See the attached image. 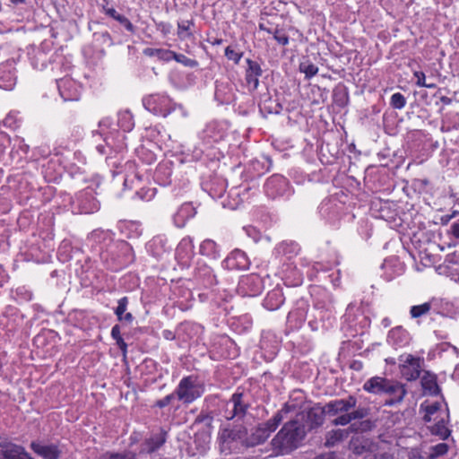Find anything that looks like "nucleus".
Wrapping results in <instances>:
<instances>
[{"label": "nucleus", "instance_id": "46", "mask_svg": "<svg viewBox=\"0 0 459 459\" xmlns=\"http://www.w3.org/2000/svg\"><path fill=\"white\" fill-rule=\"evenodd\" d=\"M128 305V298L123 297L118 299L117 307L115 309V315L117 316L119 321H125L131 323L134 320V316L131 313H126Z\"/></svg>", "mask_w": 459, "mask_h": 459}, {"label": "nucleus", "instance_id": "20", "mask_svg": "<svg viewBox=\"0 0 459 459\" xmlns=\"http://www.w3.org/2000/svg\"><path fill=\"white\" fill-rule=\"evenodd\" d=\"M59 94L64 101H76L81 98L82 87L72 78L56 80Z\"/></svg>", "mask_w": 459, "mask_h": 459}, {"label": "nucleus", "instance_id": "40", "mask_svg": "<svg viewBox=\"0 0 459 459\" xmlns=\"http://www.w3.org/2000/svg\"><path fill=\"white\" fill-rule=\"evenodd\" d=\"M350 435L349 429H335L326 432L325 437V446L333 447L346 439Z\"/></svg>", "mask_w": 459, "mask_h": 459}, {"label": "nucleus", "instance_id": "42", "mask_svg": "<svg viewBox=\"0 0 459 459\" xmlns=\"http://www.w3.org/2000/svg\"><path fill=\"white\" fill-rule=\"evenodd\" d=\"M449 421V411L446 409V419L444 417H440L437 420V422L431 427L430 431L433 435L438 436L441 439H446L450 434L451 430L446 427V424Z\"/></svg>", "mask_w": 459, "mask_h": 459}, {"label": "nucleus", "instance_id": "15", "mask_svg": "<svg viewBox=\"0 0 459 459\" xmlns=\"http://www.w3.org/2000/svg\"><path fill=\"white\" fill-rule=\"evenodd\" d=\"M344 210V203L334 196L324 199L318 207L321 218L331 224H334L342 218Z\"/></svg>", "mask_w": 459, "mask_h": 459}, {"label": "nucleus", "instance_id": "25", "mask_svg": "<svg viewBox=\"0 0 459 459\" xmlns=\"http://www.w3.org/2000/svg\"><path fill=\"white\" fill-rule=\"evenodd\" d=\"M0 459H32L24 447L12 442L0 443Z\"/></svg>", "mask_w": 459, "mask_h": 459}, {"label": "nucleus", "instance_id": "54", "mask_svg": "<svg viewBox=\"0 0 459 459\" xmlns=\"http://www.w3.org/2000/svg\"><path fill=\"white\" fill-rule=\"evenodd\" d=\"M137 157L146 164H152L156 160V155L152 151L141 146L135 150Z\"/></svg>", "mask_w": 459, "mask_h": 459}, {"label": "nucleus", "instance_id": "45", "mask_svg": "<svg viewBox=\"0 0 459 459\" xmlns=\"http://www.w3.org/2000/svg\"><path fill=\"white\" fill-rule=\"evenodd\" d=\"M275 253L277 255H285L287 258H291L292 256L298 255L299 251V247L295 242H281L275 247Z\"/></svg>", "mask_w": 459, "mask_h": 459}, {"label": "nucleus", "instance_id": "56", "mask_svg": "<svg viewBox=\"0 0 459 459\" xmlns=\"http://www.w3.org/2000/svg\"><path fill=\"white\" fill-rule=\"evenodd\" d=\"M242 51H238L235 49L232 46H228L224 50L225 56L232 61L235 65H238L242 56H243Z\"/></svg>", "mask_w": 459, "mask_h": 459}, {"label": "nucleus", "instance_id": "17", "mask_svg": "<svg viewBox=\"0 0 459 459\" xmlns=\"http://www.w3.org/2000/svg\"><path fill=\"white\" fill-rule=\"evenodd\" d=\"M264 289L263 280L257 274L243 275L238 284V291L244 297H255Z\"/></svg>", "mask_w": 459, "mask_h": 459}, {"label": "nucleus", "instance_id": "29", "mask_svg": "<svg viewBox=\"0 0 459 459\" xmlns=\"http://www.w3.org/2000/svg\"><path fill=\"white\" fill-rule=\"evenodd\" d=\"M30 448L43 459H59L61 450L55 444H44L39 441L30 443Z\"/></svg>", "mask_w": 459, "mask_h": 459}, {"label": "nucleus", "instance_id": "22", "mask_svg": "<svg viewBox=\"0 0 459 459\" xmlns=\"http://www.w3.org/2000/svg\"><path fill=\"white\" fill-rule=\"evenodd\" d=\"M249 265L250 261L247 254L240 249L231 251L222 261V266L228 270H246Z\"/></svg>", "mask_w": 459, "mask_h": 459}, {"label": "nucleus", "instance_id": "63", "mask_svg": "<svg viewBox=\"0 0 459 459\" xmlns=\"http://www.w3.org/2000/svg\"><path fill=\"white\" fill-rule=\"evenodd\" d=\"M273 39L282 46H286L289 44V37L286 33H284L281 30L274 29L273 33Z\"/></svg>", "mask_w": 459, "mask_h": 459}, {"label": "nucleus", "instance_id": "34", "mask_svg": "<svg viewBox=\"0 0 459 459\" xmlns=\"http://www.w3.org/2000/svg\"><path fill=\"white\" fill-rule=\"evenodd\" d=\"M195 208L191 203L183 204L173 215L174 224L178 228H183L186 221L195 217Z\"/></svg>", "mask_w": 459, "mask_h": 459}, {"label": "nucleus", "instance_id": "11", "mask_svg": "<svg viewBox=\"0 0 459 459\" xmlns=\"http://www.w3.org/2000/svg\"><path fill=\"white\" fill-rule=\"evenodd\" d=\"M23 322V315L13 306H6L0 315V333L8 338L13 336L21 328Z\"/></svg>", "mask_w": 459, "mask_h": 459}, {"label": "nucleus", "instance_id": "41", "mask_svg": "<svg viewBox=\"0 0 459 459\" xmlns=\"http://www.w3.org/2000/svg\"><path fill=\"white\" fill-rule=\"evenodd\" d=\"M260 348L268 352V359H272L279 350V343L273 334L266 333L262 335Z\"/></svg>", "mask_w": 459, "mask_h": 459}, {"label": "nucleus", "instance_id": "6", "mask_svg": "<svg viewBox=\"0 0 459 459\" xmlns=\"http://www.w3.org/2000/svg\"><path fill=\"white\" fill-rule=\"evenodd\" d=\"M342 319V328L351 336L363 334L371 323L369 316L365 313V308L353 303L348 305Z\"/></svg>", "mask_w": 459, "mask_h": 459}, {"label": "nucleus", "instance_id": "35", "mask_svg": "<svg viewBox=\"0 0 459 459\" xmlns=\"http://www.w3.org/2000/svg\"><path fill=\"white\" fill-rule=\"evenodd\" d=\"M285 298L281 288H274L270 290L263 301V306L269 311L279 309L284 303Z\"/></svg>", "mask_w": 459, "mask_h": 459}, {"label": "nucleus", "instance_id": "23", "mask_svg": "<svg viewBox=\"0 0 459 459\" xmlns=\"http://www.w3.org/2000/svg\"><path fill=\"white\" fill-rule=\"evenodd\" d=\"M62 56L54 53L45 51L43 48H39L34 51V54L30 56V62L32 66L37 70H44L48 66V62L50 63H61Z\"/></svg>", "mask_w": 459, "mask_h": 459}, {"label": "nucleus", "instance_id": "55", "mask_svg": "<svg viewBox=\"0 0 459 459\" xmlns=\"http://www.w3.org/2000/svg\"><path fill=\"white\" fill-rule=\"evenodd\" d=\"M171 60H175L186 67L194 68L198 65V62L195 59L189 58L183 54H178L174 51L172 52Z\"/></svg>", "mask_w": 459, "mask_h": 459}, {"label": "nucleus", "instance_id": "8", "mask_svg": "<svg viewBox=\"0 0 459 459\" xmlns=\"http://www.w3.org/2000/svg\"><path fill=\"white\" fill-rule=\"evenodd\" d=\"M174 391L177 399L188 405L203 396L205 386L197 376L189 375L180 379Z\"/></svg>", "mask_w": 459, "mask_h": 459}, {"label": "nucleus", "instance_id": "39", "mask_svg": "<svg viewBox=\"0 0 459 459\" xmlns=\"http://www.w3.org/2000/svg\"><path fill=\"white\" fill-rule=\"evenodd\" d=\"M314 309L319 316H326L327 320L333 316V302L331 296L327 292L323 293V299H316L314 301Z\"/></svg>", "mask_w": 459, "mask_h": 459}, {"label": "nucleus", "instance_id": "53", "mask_svg": "<svg viewBox=\"0 0 459 459\" xmlns=\"http://www.w3.org/2000/svg\"><path fill=\"white\" fill-rule=\"evenodd\" d=\"M194 26L193 21H182L178 23V35L181 39L192 37L193 33L190 31L191 27Z\"/></svg>", "mask_w": 459, "mask_h": 459}, {"label": "nucleus", "instance_id": "64", "mask_svg": "<svg viewBox=\"0 0 459 459\" xmlns=\"http://www.w3.org/2000/svg\"><path fill=\"white\" fill-rule=\"evenodd\" d=\"M115 21L118 22L130 33L135 32V26L126 16L120 14Z\"/></svg>", "mask_w": 459, "mask_h": 459}, {"label": "nucleus", "instance_id": "57", "mask_svg": "<svg viewBox=\"0 0 459 459\" xmlns=\"http://www.w3.org/2000/svg\"><path fill=\"white\" fill-rule=\"evenodd\" d=\"M406 103V98L400 92H395L391 96L390 105L395 109L403 108Z\"/></svg>", "mask_w": 459, "mask_h": 459}, {"label": "nucleus", "instance_id": "50", "mask_svg": "<svg viewBox=\"0 0 459 459\" xmlns=\"http://www.w3.org/2000/svg\"><path fill=\"white\" fill-rule=\"evenodd\" d=\"M12 207L10 193L7 187H2L0 190V213H7Z\"/></svg>", "mask_w": 459, "mask_h": 459}, {"label": "nucleus", "instance_id": "3", "mask_svg": "<svg viewBox=\"0 0 459 459\" xmlns=\"http://www.w3.org/2000/svg\"><path fill=\"white\" fill-rule=\"evenodd\" d=\"M325 407L328 416H336L331 422L333 426H346L353 420L367 418L370 413L368 407L357 406L354 395L329 401Z\"/></svg>", "mask_w": 459, "mask_h": 459}, {"label": "nucleus", "instance_id": "38", "mask_svg": "<svg viewBox=\"0 0 459 459\" xmlns=\"http://www.w3.org/2000/svg\"><path fill=\"white\" fill-rule=\"evenodd\" d=\"M389 385L391 388H387L385 394H389L391 398L389 400H386L385 402V404L392 406L403 401V397L406 394V389L403 384L393 380H391Z\"/></svg>", "mask_w": 459, "mask_h": 459}, {"label": "nucleus", "instance_id": "7", "mask_svg": "<svg viewBox=\"0 0 459 459\" xmlns=\"http://www.w3.org/2000/svg\"><path fill=\"white\" fill-rule=\"evenodd\" d=\"M143 105L149 112L161 117H167L178 108L181 111L183 117L187 116L186 111L181 105L175 103L169 96L164 93L150 94L143 97Z\"/></svg>", "mask_w": 459, "mask_h": 459}, {"label": "nucleus", "instance_id": "9", "mask_svg": "<svg viewBox=\"0 0 459 459\" xmlns=\"http://www.w3.org/2000/svg\"><path fill=\"white\" fill-rule=\"evenodd\" d=\"M250 406L249 394L238 388L225 403L222 415L227 420H241L247 415Z\"/></svg>", "mask_w": 459, "mask_h": 459}, {"label": "nucleus", "instance_id": "48", "mask_svg": "<svg viewBox=\"0 0 459 459\" xmlns=\"http://www.w3.org/2000/svg\"><path fill=\"white\" fill-rule=\"evenodd\" d=\"M441 403L438 402L432 403L430 404L426 405L425 407V415L423 417L426 422H429L431 420H437L440 418Z\"/></svg>", "mask_w": 459, "mask_h": 459}, {"label": "nucleus", "instance_id": "16", "mask_svg": "<svg viewBox=\"0 0 459 459\" xmlns=\"http://www.w3.org/2000/svg\"><path fill=\"white\" fill-rule=\"evenodd\" d=\"M72 205L74 211L84 214L93 213L100 208V204L94 197L92 190H83L77 193Z\"/></svg>", "mask_w": 459, "mask_h": 459}, {"label": "nucleus", "instance_id": "33", "mask_svg": "<svg viewBox=\"0 0 459 459\" xmlns=\"http://www.w3.org/2000/svg\"><path fill=\"white\" fill-rule=\"evenodd\" d=\"M29 151V145L20 137H15L12 142V149L9 153L11 164H19L26 158Z\"/></svg>", "mask_w": 459, "mask_h": 459}, {"label": "nucleus", "instance_id": "27", "mask_svg": "<svg viewBox=\"0 0 459 459\" xmlns=\"http://www.w3.org/2000/svg\"><path fill=\"white\" fill-rule=\"evenodd\" d=\"M246 63L247 66L245 70V80L248 88L255 91L259 86V78L262 76L263 70L260 64L255 60L247 58Z\"/></svg>", "mask_w": 459, "mask_h": 459}, {"label": "nucleus", "instance_id": "2", "mask_svg": "<svg viewBox=\"0 0 459 459\" xmlns=\"http://www.w3.org/2000/svg\"><path fill=\"white\" fill-rule=\"evenodd\" d=\"M134 127V120L132 113L122 110L117 113V122L113 124L109 117H104L99 122L98 134L103 138L104 143L96 145V151L100 155H107L106 162L111 168L113 176L119 174L118 169L122 164V157H113L115 152L122 154L127 148L126 132H131Z\"/></svg>", "mask_w": 459, "mask_h": 459}, {"label": "nucleus", "instance_id": "12", "mask_svg": "<svg viewBox=\"0 0 459 459\" xmlns=\"http://www.w3.org/2000/svg\"><path fill=\"white\" fill-rule=\"evenodd\" d=\"M229 131V124L226 121H212L205 125L200 132L199 138L207 147L212 146L225 139Z\"/></svg>", "mask_w": 459, "mask_h": 459}, {"label": "nucleus", "instance_id": "47", "mask_svg": "<svg viewBox=\"0 0 459 459\" xmlns=\"http://www.w3.org/2000/svg\"><path fill=\"white\" fill-rule=\"evenodd\" d=\"M172 50L164 48H147L143 50V54L147 56H155L158 59L165 62L171 61Z\"/></svg>", "mask_w": 459, "mask_h": 459}, {"label": "nucleus", "instance_id": "49", "mask_svg": "<svg viewBox=\"0 0 459 459\" xmlns=\"http://www.w3.org/2000/svg\"><path fill=\"white\" fill-rule=\"evenodd\" d=\"M166 442V432L160 431L159 434L152 436L148 442L149 452H154L158 450Z\"/></svg>", "mask_w": 459, "mask_h": 459}, {"label": "nucleus", "instance_id": "32", "mask_svg": "<svg viewBox=\"0 0 459 459\" xmlns=\"http://www.w3.org/2000/svg\"><path fill=\"white\" fill-rule=\"evenodd\" d=\"M390 382V379L385 377H373L363 384V390L374 394H384L387 388H391Z\"/></svg>", "mask_w": 459, "mask_h": 459}, {"label": "nucleus", "instance_id": "13", "mask_svg": "<svg viewBox=\"0 0 459 459\" xmlns=\"http://www.w3.org/2000/svg\"><path fill=\"white\" fill-rule=\"evenodd\" d=\"M265 195L272 198H289L292 195V188L288 179L279 174L271 176L264 185Z\"/></svg>", "mask_w": 459, "mask_h": 459}, {"label": "nucleus", "instance_id": "14", "mask_svg": "<svg viewBox=\"0 0 459 459\" xmlns=\"http://www.w3.org/2000/svg\"><path fill=\"white\" fill-rule=\"evenodd\" d=\"M399 368L402 377L407 381H413L420 377L424 365L423 358L404 353L399 356Z\"/></svg>", "mask_w": 459, "mask_h": 459}, {"label": "nucleus", "instance_id": "36", "mask_svg": "<svg viewBox=\"0 0 459 459\" xmlns=\"http://www.w3.org/2000/svg\"><path fill=\"white\" fill-rule=\"evenodd\" d=\"M172 162H161L156 168L154 179L160 186H169L172 182Z\"/></svg>", "mask_w": 459, "mask_h": 459}, {"label": "nucleus", "instance_id": "21", "mask_svg": "<svg viewBox=\"0 0 459 459\" xmlns=\"http://www.w3.org/2000/svg\"><path fill=\"white\" fill-rule=\"evenodd\" d=\"M326 415L325 405L322 406L320 403H316L314 406L308 408L303 416L307 430L311 431L323 426Z\"/></svg>", "mask_w": 459, "mask_h": 459}, {"label": "nucleus", "instance_id": "62", "mask_svg": "<svg viewBox=\"0 0 459 459\" xmlns=\"http://www.w3.org/2000/svg\"><path fill=\"white\" fill-rule=\"evenodd\" d=\"M100 459H135V456L131 453H105Z\"/></svg>", "mask_w": 459, "mask_h": 459}, {"label": "nucleus", "instance_id": "52", "mask_svg": "<svg viewBox=\"0 0 459 459\" xmlns=\"http://www.w3.org/2000/svg\"><path fill=\"white\" fill-rule=\"evenodd\" d=\"M422 387L425 391L429 392L431 395H437L440 392V388L434 377H423Z\"/></svg>", "mask_w": 459, "mask_h": 459}, {"label": "nucleus", "instance_id": "61", "mask_svg": "<svg viewBox=\"0 0 459 459\" xmlns=\"http://www.w3.org/2000/svg\"><path fill=\"white\" fill-rule=\"evenodd\" d=\"M326 316L323 315V316H319L317 313L313 315L312 319L308 320V326L312 331H318L320 328L325 327L324 319Z\"/></svg>", "mask_w": 459, "mask_h": 459}, {"label": "nucleus", "instance_id": "28", "mask_svg": "<svg viewBox=\"0 0 459 459\" xmlns=\"http://www.w3.org/2000/svg\"><path fill=\"white\" fill-rule=\"evenodd\" d=\"M204 332V327L195 323L184 322L178 326V335L179 345L187 343L195 336Z\"/></svg>", "mask_w": 459, "mask_h": 459}, {"label": "nucleus", "instance_id": "5", "mask_svg": "<svg viewBox=\"0 0 459 459\" xmlns=\"http://www.w3.org/2000/svg\"><path fill=\"white\" fill-rule=\"evenodd\" d=\"M290 413H298V406L294 403L287 402L271 419L259 424L249 437L247 436L245 446H255L264 443Z\"/></svg>", "mask_w": 459, "mask_h": 459}, {"label": "nucleus", "instance_id": "4", "mask_svg": "<svg viewBox=\"0 0 459 459\" xmlns=\"http://www.w3.org/2000/svg\"><path fill=\"white\" fill-rule=\"evenodd\" d=\"M307 436L305 424L298 418L287 421L272 439L274 451L280 455H288L299 448Z\"/></svg>", "mask_w": 459, "mask_h": 459}, {"label": "nucleus", "instance_id": "30", "mask_svg": "<svg viewBox=\"0 0 459 459\" xmlns=\"http://www.w3.org/2000/svg\"><path fill=\"white\" fill-rule=\"evenodd\" d=\"M17 82L15 68L12 64L0 65V89L11 91Z\"/></svg>", "mask_w": 459, "mask_h": 459}, {"label": "nucleus", "instance_id": "37", "mask_svg": "<svg viewBox=\"0 0 459 459\" xmlns=\"http://www.w3.org/2000/svg\"><path fill=\"white\" fill-rule=\"evenodd\" d=\"M307 309L306 307H298L293 310L290 311L287 316V325L290 330L299 329L306 318Z\"/></svg>", "mask_w": 459, "mask_h": 459}, {"label": "nucleus", "instance_id": "59", "mask_svg": "<svg viewBox=\"0 0 459 459\" xmlns=\"http://www.w3.org/2000/svg\"><path fill=\"white\" fill-rule=\"evenodd\" d=\"M135 195L139 197V199L149 202L152 200V198L156 195V188L154 187H142L138 190Z\"/></svg>", "mask_w": 459, "mask_h": 459}, {"label": "nucleus", "instance_id": "44", "mask_svg": "<svg viewBox=\"0 0 459 459\" xmlns=\"http://www.w3.org/2000/svg\"><path fill=\"white\" fill-rule=\"evenodd\" d=\"M206 187L209 195L212 198H221L226 191L227 183L225 179L216 178L207 184Z\"/></svg>", "mask_w": 459, "mask_h": 459}, {"label": "nucleus", "instance_id": "10", "mask_svg": "<svg viewBox=\"0 0 459 459\" xmlns=\"http://www.w3.org/2000/svg\"><path fill=\"white\" fill-rule=\"evenodd\" d=\"M247 431L242 425L231 426L228 424L220 429L218 439L221 451H230L234 443L240 442L245 446Z\"/></svg>", "mask_w": 459, "mask_h": 459}, {"label": "nucleus", "instance_id": "60", "mask_svg": "<svg viewBox=\"0 0 459 459\" xmlns=\"http://www.w3.org/2000/svg\"><path fill=\"white\" fill-rule=\"evenodd\" d=\"M448 451V446L446 443H439L430 447L429 459H434L446 455Z\"/></svg>", "mask_w": 459, "mask_h": 459}, {"label": "nucleus", "instance_id": "51", "mask_svg": "<svg viewBox=\"0 0 459 459\" xmlns=\"http://www.w3.org/2000/svg\"><path fill=\"white\" fill-rule=\"evenodd\" d=\"M299 71L305 74L307 79H310L318 72V67L314 65L310 60L305 59L299 64Z\"/></svg>", "mask_w": 459, "mask_h": 459}, {"label": "nucleus", "instance_id": "26", "mask_svg": "<svg viewBox=\"0 0 459 459\" xmlns=\"http://www.w3.org/2000/svg\"><path fill=\"white\" fill-rule=\"evenodd\" d=\"M440 304V299L433 298L430 300L424 302L420 305L411 306L410 308V316L411 318H420L430 313L439 314Z\"/></svg>", "mask_w": 459, "mask_h": 459}, {"label": "nucleus", "instance_id": "1", "mask_svg": "<svg viewBox=\"0 0 459 459\" xmlns=\"http://www.w3.org/2000/svg\"><path fill=\"white\" fill-rule=\"evenodd\" d=\"M85 245L96 267L118 271L133 259L131 246L125 240L116 239L109 230H93L87 235Z\"/></svg>", "mask_w": 459, "mask_h": 459}, {"label": "nucleus", "instance_id": "18", "mask_svg": "<svg viewBox=\"0 0 459 459\" xmlns=\"http://www.w3.org/2000/svg\"><path fill=\"white\" fill-rule=\"evenodd\" d=\"M146 249L152 257L157 260H162L170 255L172 245L165 235H157L146 244Z\"/></svg>", "mask_w": 459, "mask_h": 459}, {"label": "nucleus", "instance_id": "43", "mask_svg": "<svg viewBox=\"0 0 459 459\" xmlns=\"http://www.w3.org/2000/svg\"><path fill=\"white\" fill-rule=\"evenodd\" d=\"M199 252L202 255L211 259H218L221 256V248L218 244L210 238L204 239L200 244Z\"/></svg>", "mask_w": 459, "mask_h": 459}, {"label": "nucleus", "instance_id": "24", "mask_svg": "<svg viewBox=\"0 0 459 459\" xmlns=\"http://www.w3.org/2000/svg\"><path fill=\"white\" fill-rule=\"evenodd\" d=\"M411 340V337L410 333L403 326L392 328L386 337L387 343L396 350L408 346Z\"/></svg>", "mask_w": 459, "mask_h": 459}, {"label": "nucleus", "instance_id": "19", "mask_svg": "<svg viewBox=\"0 0 459 459\" xmlns=\"http://www.w3.org/2000/svg\"><path fill=\"white\" fill-rule=\"evenodd\" d=\"M194 281L196 285L208 289L217 284L213 270L204 262L198 261L194 269Z\"/></svg>", "mask_w": 459, "mask_h": 459}, {"label": "nucleus", "instance_id": "58", "mask_svg": "<svg viewBox=\"0 0 459 459\" xmlns=\"http://www.w3.org/2000/svg\"><path fill=\"white\" fill-rule=\"evenodd\" d=\"M2 124L4 126L14 130L20 126V120L17 114L11 112L4 117Z\"/></svg>", "mask_w": 459, "mask_h": 459}, {"label": "nucleus", "instance_id": "31", "mask_svg": "<svg viewBox=\"0 0 459 459\" xmlns=\"http://www.w3.org/2000/svg\"><path fill=\"white\" fill-rule=\"evenodd\" d=\"M194 242L191 237L183 238L176 248V258L179 263L186 264L194 255Z\"/></svg>", "mask_w": 459, "mask_h": 459}]
</instances>
